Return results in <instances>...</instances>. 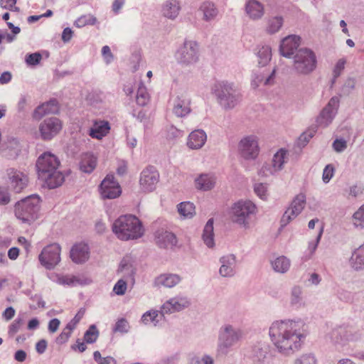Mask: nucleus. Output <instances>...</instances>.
I'll return each instance as SVG.
<instances>
[{"label": "nucleus", "mask_w": 364, "mask_h": 364, "mask_svg": "<svg viewBox=\"0 0 364 364\" xmlns=\"http://www.w3.org/2000/svg\"><path fill=\"white\" fill-rule=\"evenodd\" d=\"M308 334V326L301 318L275 321L269 328L274 346L279 353L285 355L300 349Z\"/></svg>", "instance_id": "1"}, {"label": "nucleus", "mask_w": 364, "mask_h": 364, "mask_svg": "<svg viewBox=\"0 0 364 364\" xmlns=\"http://www.w3.org/2000/svg\"><path fill=\"white\" fill-rule=\"evenodd\" d=\"M60 161L50 152H44L36 161L38 177L44 181L49 188H55L64 181V176L58 170Z\"/></svg>", "instance_id": "2"}, {"label": "nucleus", "mask_w": 364, "mask_h": 364, "mask_svg": "<svg viewBox=\"0 0 364 364\" xmlns=\"http://www.w3.org/2000/svg\"><path fill=\"white\" fill-rule=\"evenodd\" d=\"M112 231L119 240L124 241L139 238L144 234L141 221L133 215L119 217L112 224Z\"/></svg>", "instance_id": "3"}, {"label": "nucleus", "mask_w": 364, "mask_h": 364, "mask_svg": "<svg viewBox=\"0 0 364 364\" xmlns=\"http://www.w3.org/2000/svg\"><path fill=\"white\" fill-rule=\"evenodd\" d=\"M212 92L219 105L225 109H233L240 102V97L234 84L228 81H218L212 87Z\"/></svg>", "instance_id": "4"}, {"label": "nucleus", "mask_w": 364, "mask_h": 364, "mask_svg": "<svg viewBox=\"0 0 364 364\" xmlns=\"http://www.w3.org/2000/svg\"><path fill=\"white\" fill-rule=\"evenodd\" d=\"M40 202V197L36 194L19 200L15 205L16 218L24 223H33L38 217Z\"/></svg>", "instance_id": "5"}, {"label": "nucleus", "mask_w": 364, "mask_h": 364, "mask_svg": "<svg viewBox=\"0 0 364 364\" xmlns=\"http://www.w3.org/2000/svg\"><path fill=\"white\" fill-rule=\"evenodd\" d=\"M243 331L230 324L222 326L219 331L218 353L220 355H227L231 348L239 342L243 337Z\"/></svg>", "instance_id": "6"}, {"label": "nucleus", "mask_w": 364, "mask_h": 364, "mask_svg": "<svg viewBox=\"0 0 364 364\" xmlns=\"http://www.w3.org/2000/svg\"><path fill=\"white\" fill-rule=\"evenodd\" d=\"M360 334L352 326L342 325L333 328L326 336V340L334 346H344L360 339Z\"/></svg>", "instance_id": "7"}, {"label": "nucleus", "mask_w": 364, "mask_h": 364, "mask_svg": "<svg viewBox=\"0 0 364 364\" xmlns=\"http://www.w3.org/2000/svg\"><path fill=\"white\" fill-rule=\"evenodd\" d=\"M293 58V69L299 75H309L316 68V56L311 49L306 48L299 49Z\"/></svg>", "instance_id": "8"}, {"label": "nucleus", "mask_w": 364, "mask_h": 364, "mask_svg": "<svg viewBox=\"0 0 364 364\" xmlns=\"http://www.w3.org/2000/svg\"><path fill=\"white\" fill-rule=\"evenodd\" d=\"M255 213L256 206L250 200H239L232 205L230 218L234 223L248 228L250 217Z\"/></svg>", "instance_id": "9"}, {"label": "nucleus", "mask_w": 364, "mask_h": 364, "mask_svg": "<svg viewBox=\"0 0 364 364\" xmlns=\"http://www.w3.org/2000/svg\"><path fill=\"white\" fill-rule=\"evenodd\" d=\"M178 63L183 65L195 63L198 60V46L196 41H186L176 52Z\"/></svg>", "instance_id": "10"}, {"label": "nucleus", "mask_w": 364, "mask_h": 364, "mask_svg": "<svg viewBox=\"0 0 364 364\" xmlns=\"http://www.w3.org/2000/svg\"><path fill=\"white\" fill-rule=\"evenodd\" d=\"M287 151L284 149L278 150L273 156L271 164H264L259 169L258 174L262 177H268L275 174L284 168V165L287 162Z\"/></svg>", "instance_id": "11"}, {"label": "nucleus", "mask_w": 364, "mask_h": 364, "mask_svg": "<svg viewBox=\"0 0 364 364\" xmlns=\"http://www.w3.org/2000/svg\"><path fill=\"white\" fill-rule=\"evenodd\" d=\"M237 150L239 155L244 159H255L259 153L257 137L255 135L243 137L238 143Z\"/></svg>", "instance_id": "12"}, {"label": "nucleus", "mask_w": 364, "mask_h": 364, "mask_svg": "<svg viewBox=\"0 0 364 364\" xmlns=\"http://www.w3.org/2000/svg\"><path fill=\"white\" fill-rule=\"evenodd\" d=\"M60 251L57 243L45 247L38 256L41 264L47 269H53L60 261Z\"/></svg>", "instance_id": "13"}, {"label": "nucleus", "mask_w": 364, "mask_h": 364, "mask_svg": "<svg viewBox=\"0 0 364 364\" xmlns=\"http://www.w3.org/2000/svg\"><path fill=\"white\" fill-rule=\"evenodd\" d=\"M250 358L252 364H272L273 356L268 343L258 342L251 349Z\"/></svg>", "instance_id": "14"}, {"label": "nucleus", "mask_w": 364, "mask_h": 364, "mask_svg": "<svg viewBox=\"0 0 364 364\" xmlns=\"http://www.w3.org/2000/svg\"><path fill=\"white\" fill-rule=\"evenodd\" d=\"M338 107V97L336 96L331 97L317 117L316 120V126L322 128L328 127L333 122L336 115Z\"/></svg>", "instance_id": "15"}, {"label": "nucleus", "mask_w": 364, "mask_h": 364, "mask_svg": "<svg viewBox=\"0 0 364 364\" xmlns=\"http://www.w3.org/2000/svg\"><path fill=\"white\" fill-rule=\"evenodd\" d=\"M306 200V196L304 193H299L294 197L281 218L282 226L288 225L301 213L305 207Z\"/></svg>", "instance_id": "16"}, {"label": "nucleus", "mask_w": 364, "mask_h": 364, "mask_svg": "<svg viewBox=\"0 0 364 364\" xmlns=\"http://www.w3.org/2000/svg\"><path fill=\"white\" fill-rule=\"evenodd\" d=\"M63 124L60 119L52 117L44 119L39 125V132L43 140H50L62 129Z\"/></svg>", "instance_id": "17"}, {"label": "nucleus", "mask_w": 364, "mask_h": 364, "mask_svg": "<svg viewBox=\"0 0 364 364\" xmlns=\"http://www.w3.org/2000/svg\"><path fill=\"white\" fill-rule=\"evenodd\" d=\"M100 192L102 198L114 199L122 193L119 183L112 175H107L100 185Z\"/></svg>", "instance_id": "18"}, {"label": "nucleus", "mask_w": 364, "mask_h": 364, "mask_svg": "<svg viewBox=\"0 0 364 364\" xmlns=\"http://www.w3.org/2000/svg\"><path fill=\"white\" fill-rule=\"evenodd\" d=\"M159 180V173L154 166H148L140 175L141 188L145 192L153 191Z\"/></svg>", "instance_id": "19"}, {"label": "nucleus", "mask_w": 364, "mask_h": 364, "mask_svg": "<svg viewBox=\"0 0 364 364\" xmlns=\"http://www.w3.org/2000/svg\"><path fill=\"white\" fill-rule=\"evenodd\" d=\"M301 38L296 35H290L284 38L280 43L279 53L285 58H291L298 50Z\"/></svg>", "instance_id": "20"}, {"label": "nucleus", "mask_w": 364, "mask_h": 364, "mask_svg": "<svg viewBox=\"0 0 364 364\" xmlns=\"http://www.w3.org/2000/svg\"><path fill=\"white\" fill-rule=\"evenodd\" d=\"M191 304L189 299L186 296H176L166 301L161 306L165 314L181 311L188 308Z\"/></svg>", "instance_id": "21"}, {"label": "nucleus", "mask_w": 364, "mask_h": 364, "mask_svg": "<svg viewBox=\"0 0 364 364\" xmlns=\"http://www.w3.org/2000/svg\"><path fill=\"white\" fill-rule=\"evenodd\" d=\"M221 266L219 274L223 277H232L236 274L237 259L233 254L221 257L219 259Z\"/></svg>", "instance_id": "22"}, {"label": "nucleus", "mask_w": 364, "mask_h": 364, "mask_svg": "<svg viewBox=\"0 0 364 364\" xmlns=\"http://www.w3.org/2000/svg\"><path fill=\"white\" fill-rule=\"evenodd\" d=\"M155 240L161 248H173L177 244L176 235L166 230L161 229L155 232Z\"/></svg>", "instance_id": "23"}, {"label": "nucleus", "mask_w": 364, "mask_h": 364, "mask_svg": "<svg viewBox=\"0 0 364 364\" xmlns=\"http://www.w3.org/2000/svg\"><path fill=\"white\" fill-rule=\"evenodd\" d=\"M191 101L184 96H177L172 102V113L177 117H185L191 112Z\"/></svg>", "instance_id": "24"}, {"label": "nucleus", "mask_w": 364, "mask_h": 364, "mask_svg": "<svg viewBox=\"0 0 364 364\" xmlns=\"http://www.w3.org/2000/svg\"><path fill=\"white\" fill-rule=\"evenodd\" d=\"M110 129V124L108 121L94 120L92 126L89 129L87 134L92 139L101 140L109 134Z\"/></svg>", "instance_id": "25"}, {"label": "nucleus", "mask_w": 364, "mask_h": 364, "mask_svg": "<svg viewBox=\"0 0 364 364\" xmlns=\"http://www.w3.org/2000/svg\"><path fill=\"white\" fill-rule=\"evenodd\" d=\"M182 281V277L178 274L164 273L156 277L154 281L156 287L173 288Z\"/></svg>", "instance_id": "26"}, {"label": "nucleus", "mask_w": 364, "mask_h": 364, "mask_svg": "<svg viewBox=\"0 0 364 364\" xmlns=\"http://www.w3.org/2000/svg\"><path fill=\"white\" fill-rule=\"evenodd\" d=\"M70 258L76 264L85 262L90 257L89 247L86 243L80 242L74 245L70 250Z\"/></svg>", "instance_id": "27"}, {"label": "nucleus", "mask_w": 364, "mask_h": 364, "mask_svg": "<svg viewBox=\"0 0 364 364\" xmlns=\"http://www.w3.org/2000/svg\"><path fill=\"white\" fill-rule=\"evenodd\" d=\"M8 175L11 185L16 192H21L26 186L28 178L23 172L10 168L8 170Z\"/></svg>", "instance_id": "28"}, {"label": "nucleus", "mask_w": 364, "mask_h": 364, "mask_svg": "<svg viewBox=\"0 0 364 364\" xmlns=\"http://www.w3.org/2000/svg\"><path fill=\"white\" fill-rule=\"evenodd\" d=\"M245 9L248 17L253 21L261 19L264 14V5L257 0H247Z\"/></svg>", "instance_id": "29"}, {"label": "nucleus", "mask_w": 364, "mask_h": 364, "mask_svg": "<svg viewBox=\"0 0 364 364\" xmlns=\"http://www.w3.org/2000/svg\"><path fill=\"white\" fill-rule=\"evenodd\" d=\"M164 313L161 311L149 310L146 311L141 317L140 323L145 326H157L164 316Z\"/></svg>", "instance_id": "30"}, {"label": "nucleus", "mask_w": 364, "mask_h": 364, "mask_svg": "<svg viewBox=\"0 0 364 364\" xmlns=\"http://www.w3.org/2000/svg\"><path fill=\"white\" fill-rule=\"evenodd\" d=\"M206 140V133L202 129H197L189 134L187 145L191 149H199L205 144Z\"/></svg>", "instance_id": "31"}, {"label": "nucleus", "mask_w": 364, "mask_h": 364, "mask_svg": "<svg viewBox=\"0 0 364 364\" xmlns=\"http://www.w3.org/2000/svg\"><path fill=\"white\" fill-rule=\"evenodd\" d=\"M349 264L356 271L364 269V242L353 251Z\"/></svg>", "instance_id": "32"}, {"label": "nucleus", "mask_w": 364, "mask_h": 364, "mask_svg": "<svg viewBox=\"0 0 364 364\" xmlns=\"http://www.w3.org/2000/svg\"><path fill=\"white\" fill-rule=\"evenodd\" d=\"M199 9L203 13V20L207 22L214 21L219 13L215 4L209 1H204Z\"/></svg>", "instance_id": "33"}, {"label": "nucleus", "mask_w": 364, "mask_h": 364, "mask_svg": "<svg viewBox=\"0 0 364 364\" xmlns=\"http://www.w3.org/2000/svg\"><path fill=\"white\" fill-rule=\"evenodd\" d=\"M181 10L178 0H167L163 5V15L170 19H175Z\"/></svg>", "instance_id": "34"}, {"label": "nucleus", "mask_w": 364, "mask_h": 364, "mask_svg": "<svg viewBox=\"0 0 364 364\" xmlns=\"http://www.w3.org/2000/svg\"><path fill=\"white\" fill-rule=\"evenodd\" d=\"M271 266L276 272L284 274L289 271L291 261L287 257L282 255L272 260Z\"/></svg>", "instance_id": "35"}, {"label": "nucleus", "mask_w": 364, "mask_h": 364, "mask_svg": "<svg viewBox=\"0 0 364 364\" xmlns=\"http://www.w3.org/2000/svg\"><path fill=\"white\" fill-rule=\"evenodd\" d=\"M290 304L291 306L299 309L304 306L303 289L299 285L291 287L290 291Z\"/></svg>", "instance_id": "36"}, {"label": "nucleus", "mask_w": 364, "mask_h": 364, "mask_svg": "<svg viewBox=\"0 0 364 364\" xmlns=\"http://www.w3.org/2000/svg\"><path fill=\"white\" fill-rule=\"evenodd\" d=\"M196 187L201 191H208L213 188L215 183V178L209 174H201L196 179Z\"/></svg>", "instance_id": "37"}, {"label": "nucleus", "mask_w": 364, "mask_h": 364, "mask_svg": "<svg viewBox=\"0 0 364 364\" xmlns=\"http://www.w3.org/2000/svg\"><path fill=\"white\" fill-rule=\"evenodd\" d=\"M96 165V157L90 154H85L82 156L80 162V169L84 173H90L95 168Z\"/></svg>", "instance_id": "38"}, {"label": "nucleus", "mask_w": 364, "mask_h": 364, "mask_svg": "<svg viewBox=\"0 0 364 364\" xmlns=\"http://www.w3.org/2000/svg\"><path fill=\"white\" fill-rule=\"evenodd\" d=\"M213 218H210L206 223L203 233V240L204 243L208 247H213L215 245L214 232H213Z\"/></svg>", "instance_id": "39"}, {"label": "nucleus", "mask_w": 364, "mask_h": 364, "mask_svg": "<svg viewBox=\"0 0 364 364\" xmlns=\"http://www.w3.org/2000/svg\"><path fill=\"white\" fill-rule=\"evenodd\" d=\"M194 204L189 201L181 202L177 205L178 212L184 219L192 218L196 214Z\"/></svg>", "instance_id": "40"}, {"label": "nucleus", "mask_w": 364, "mask_h": 364, "mask_svg": "<svg viewBox=\"0 0 364 364\" xmlns=\"http://www.w3.org/2000/svg\"><path fill=\"white\" fill-rule=\"evenodd\" d=\"M25 324V314L20 313L9 326L8 334L10 337L14 336Z\"/></svg>", "instance_id": "41"}, {"label": "nucleus", "mask_w": 364, "mask_h": 364, "mask_svg": "<svg viewBox=\"0 0 364 364\" xmlns=\"http://www.w3.org/2000/svg\"><path fill=\"white\" fill-rule=\"evenodd\" d=\"M284 19L282 16H277L271 17L267 21L266 31L269 34L277 33L282 28Z\"/></svg>", "instance_id": "42"}, {"label": "nucleus", "mask_w": 364, "mask_h": 364, "mask_svg": "<svg viewBox=\"0 0 364 364\" xmlns=\"http://www.w3.org/2000/svg\"><path fill=\"white\" fill-rule=\"evenodd\" d=\"M258 63L261 66L266 65L272 58V49L269 46H262L257 51Z\"/></svg>", "instance_id": "43"}, {"label": "nucleus", "mask_w": 364, "mask_h": 364, "mask_svg": "<svg viewBox=\"0 0 364 364\" xmlns=\"http://www.w3.org/2000/svg\"><path fill=\"white\" fill-rule=\"evenodd\" d=\"M136 102L139 106H145L149 102V94L147 92L146 87L140 83L136 95Z\"/></svg>", "instance_id": "44"}, {"label": "nucleus", "mask_w": 364, "mask_h": 364, "mask_svg": "<svg viewBox=\"0 0 364 364\" xmlns=\"http://www.w3.org/2000/svg\"><path fill=\"white\" fill-rule=\"evenodd\" d=\"M99 331L97 326L95 324H92L84 334V341L87 343H93L97 341Z\"/></svg>", "instance_id": "45"}, {"label": "nucleus", "mask_w": 364, "mask_h": 364, "mask_svg": "<svg viewBox=\"0 0 364 364\" xmlns=\"http://www.w3.org/2000/svg\"><path fill=\"white\" fill-rule=\"evenodd\" d=\"M355 87V80L352 77L348 78L341 87L338 95L340 96H348Z\"/></svg>", "instance_id": "46"}, {"label": "nucleus", "mask_w": 364, "mask_h": 364, "mask_svg": "<svg viewBox=\"0 0 364 364\" xmlns=\"http://www.w3.org/2000/svg\"><path fill=\"white\" fill-rule=\"evenodd\" d=\"M353 223L355 228H364V205L353 213Z\"/></svg>", "instance_id": "47"}, {"label": "nucleus", "mask_w": 364, "mask_h": 364, "mask_svg": "<svg viewBox=\"0 0 364 364\" xmlns=\"http://www.w3.org/2000/svg\"><path fill=\"white\" fill-rule=\"evenodd\" d=\"M294 364H317V359L314 353H304L294 360Z\"/></svg>", "instance_id": "48"}, {"label": "nucleus", "mask_w": 364, "mask_h": 364, "mask_svg": "<svg viewBox=\"0 0 364 364\" xmlns=\"http://www.w3.org/2000/svg\"><path fill=\"white\" fill-rule=\"evenodd\" d=\"M129 324L127 319L122 318L117 321L112 331L114 333H127L129 330Z\"/></svg>", "instance_id": "49"}, {"label": "nucleus", "mask_w": 364, "mask_h": 364, "mask_svg": "<svg viewBox=\"0 0 364 364\" xmlns=\"http://www.w3.org/2000/svg\"><path fill=\"white\" fill-rule=\"evenodd\" d=\"M274 74H275V69H274L272 71L271 74L265 78L262 75L256 76V77L255 79H253L252 81V87H258L259 83H261L263 81H264V85H265L272 84V82L274 77Z\"/></svg>", "instance_id": "50"}, {"label": "nucleus", "mask_w": 364, "mask_h": 364, "mask_svg": "<svg viewBox=\"0 0 364 364\" xmlns=\"http://www.w3.org/2000/svg\"><path fill=\"white\" fill-rule=\"evenodd\" d=\"M57 277L56 282L59 284L75 286L79 283V279L74 276H55Z\"/></svg>", "instance_id": "51"}, {"label": "nucleus", "mask_w": 364, "mask_h": 364, "mask_svg": "<svg viewBox=\"0 0 364 364\" xmlns=\"http://www.w3.org/2000/svg\"><path fill=\"white\" fill-rule=\"evenodd\" d=\"M93 358L97 364H117L116 360L111 357H102L99 351H95L93 353Z\"/></svg>", "instance_id": "52"}, {"label": "nucleus", "mask_w": 364, "mask_h": 364, "mask_svg": "<svg viewBox=\"0 0 364 364\" xmlns=\"http://www.w3.org/2000/svg\"><path fill=\"white\" fill-rule=\"evenodd\" d=\"M42 55L39 52L29 53L26 55L25 61L28 65L35 66L40 63Z\"/></svg>", "instance_id": "53"}, {"label": "nucleus", "mask_w": 364, "mask_h": 364, "mask_svg": "<svg viewBox=\"0 0 364 364\" xmlns=\"http://www.w3.org/2000/svg\"><path fill=\"white\" fill-rule=\"evenodd\" d=\"M41 105L44 106V109H46L48 114H55L58 112V102L55 99H51L49 101L44 102Z\"/></svg>", "instance_id": "54"}, {"label": "nucleus", "mask_w": 364, "mask_h": 364, "mask_svg": "<svg viewBox=\"0 0 364 364\" xmlns=\"http://www.w3.org/2000/svg\"><path fill=\"white\" fill-rule=\"evenodd\" d=\"M255 193L262 200H266L267 197V185L262 183H255L254 186Z\"/></svg>", "instance_id": "55"}, {"label": "nucleus", "mask_w": 364, "mask_h": 364, "mask_svg": "<svg viewBox=\"0 0 364 364\" xmlns=\"http://www.w3.org/2000/svg\"><path fill=\"white\" fill-rule=\"evenodd\" d=\"M346 60L343 59H340L337 63L335 65V68L333 69V77L331 81V85H333L335 82L336 79L340 76L341 74V72L345 68Z\"/></svg>", "instance_id": "56"}, {"label": "nucleus", "mask_w": 364, "mask_h": 364, "mask_svg": "<svg viewBox=\"0 0 364 364\" xmlns=\"http://www.w3.org/2000/svg\"><path fill=\"white\" fill-rule=\"evenodd\" d=\"M334 174V167L332 164H328L323 171L322 180L324 183H328Z\"/></svg>", "instance_id": "57"}, {"label": "nucleus", "mask_w": 364, "mask_h": 364, "mask_svg": "<svg viewBox=\"0 0 364 364\" xmlns=\"http://www.w3.org/2000/svg\"><path fill=\"white\" fill-rule=\"evenodd\" d=\"M333 149L338 153L344 151L347 148V141L344 139H336L332 144Z\"/></svg>", "instance_id": "58"}, {"label": "nucleus", "mask_w": 364, "mask_h": 364, "mask_svg": "<svg viewBox=\"0 0 364 364\" xmlns=\"http://www.w3.org/2000/svg\"><path fill=\"white\" fill-rule=\"evenodd\" d=\"M183 131L177 129L176 127L171 125L167 128V137L169 139H177L182 137Z\"/></svg>", "instance_id": "59"}, {"label": "nucleus", "mask_w": 364, "mask_h": 364, "mask_svg": "<svg viewBox=\"0 0 364 364\" xmlns=\"http://www.w3.org/2000/svg\"><path fill=\"white\" fill-rule=\"evenodd\" d=\"M127 282L123 279H119L114 286L113 291L117 295H124L127 290Z\"/></svg>", "instance_id": "60"}, {"label": "nucleus", "mask_w": 364, "mask_h": 364, "mask_svg": "<svg viewBox=\"0 0 364 364\" xmlns=\"http://www.w3.org/2000/svg\"><path fill=\"white\" fill-rule=\"evenodd\" d=\"M71 333H72V331H69L65 327L61 333L56 338V339H55L56 343L58 345H62V344L66 343L68 341L69 338L70 337Z\"/></svg>", "instance_id": "61"}, {"label": "nucleus", "mask_w": 364, "mask_h": 364, "mask_svg": "<svg viewBox=\"0 0 364 364\" xmlns=\"http://www.w3.org/2000/svg\"><path fill=\"white\" fill-rule=\"evenodd\" d=\"M82 316L83 312L79 311L78 313H77L74 318L66 325L65 327L67 328V329L73 331L75 328L80 321L82 319Z\"/></svg>", "instance_id": "62"}, {"label": "nucleus", "mask_w": 364, "mask_h": 364, "mask_svg": "<svg viewBox=\"0 0 364 364\" xmlns=\"http://www.w3.org/2000/svg\"><path fill=\"white\" fill-rule=\"evenodd\" d=\"M48 114L44 106L42 105H38L33 111L32 117L36 120H39L43 118L45 115Z\"/></svg>", "instance_id": "63"}, {"label": "nucleus", "mask_w": 364, "mask_h": 364, "mask_svg": "<svg viewBox=\"0 0 364 364\" xmlns=\"http://www.w3.org/2000/svg\"><path fill=\"white\" fill-rule=\"evenodd\" d=\"M102 55L107 64L112 62L114 56L111 52L110 48L108 46H105L102 48Z\"/></svg>", "instance_id": "64"}]
</instances>
